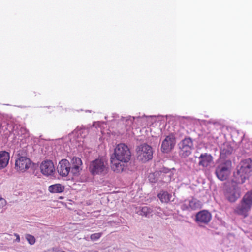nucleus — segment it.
<instances>
[{
  "instance_id": "nucleus-1",
  "label": "nucleus",
  "mask_w": 252,
  "mask_h": 252,
  "mask_svg": "<svg viewBox=\"0 0 252 252\" xmlns=\"http://www.w3.org/2000/svg\"><path fill=\"white\" fill-rule=\"evenodd\" d=\"M252 172V160L246 159L242 160L237 166L236 171L234 172L231 180V186L227 187L224 195L231 202H235L241 195L239 184L244 183Z\"/></svg>"
},
{
  "instance_id": "nucleus-2",
  "label": "nucleus",
  "mask_w": 252,
  "mask_h": 252,
  "mask_svg": "<svg viewBox=\"0 0 252 252\" xmlns=\"http://www.w3.org/2000/svg\"><path fill=\"white\" fill-rule=\"evenodd\" d=\"M131 152L127 145L121 143L117 145L111 157V168L116 172H122L130 160Z\"/></svg>"
},
{
  "instance_id": "nucleus-3",
  "label": "nucleus",
  "mask_w": 252,
  "mask_h": 252,
  "mask_svg": "<svg viewBox=\"0 0 252 252\" xmlns=\"http://www.w3.org/2000/svg\"><path fill=\"white\" fill-rule=\"evenodd\" d=\"M107 163L102 158H97L92 161L89 166V171L92 175L104 176L108 172Z\"/></svg>"
},
{
  "instance_id": "nucleus-4",
  "label": "nucleus",
  "mask_w": 252,
  "mask_h": 252,
  "mask_svg": "<svg viewBox=\"0 0 252 252\" xmlns=\"http://www.w3.org/2000/svg\"><path fill=\"white\" fill-rule=\"evenodd\" d=\"M252 206V192H248L243 196L240 203L235 209V212L246 216Z\"/></svg>"
},
{
  "instance_id": "nucleus-5",
  "label": "nucleus",
  "mask_w": 252,
  "mask_h": 252,
  "mask_svg": "<svg viewBox=\"0 0 252 252\" xmlns=\"http://www.w3.org/2000/svg\"><path fill=\"white\" fill-rule=\"evenodd\" d=\"M231 167L232 163L229 160L219 164L216 167L215 171L217 178L221 181L226 180L230 174Z\"/></svg>"
},
{
  "instance_id": "nucleus-6",
  "label": "nucleus",
  "mask_w": 252,
  "mask_h": 252,
  "mask_svg": "<svg viewBox=\"0 0 252 252\" xmlns=\"http://www.w3.org/2000/svg\"><path fill=\"white\" fill-rule=\"evenodd\" d=\"M137 158L142 162H146L153 158L152 148L147 144H142L136 149Z\"/></svg>"
},
{
  "instance_id": "nucleus-7",
  "label": "nucleus",
  "mask_w": 252,
  "mask_h": 252,
  "mask_svg": "<svg viewBox=\"0 0 252 252\" xmlns=\"http://www.w3.org/2000/svg\"><path fill=\"white\" fill-rule=\"evenodd\" d=\"M16 155L15 168L18 171L24 172L30 167V159L23 154V152L19 151Z\"/></svg>"
},
{
  "instance_id": "nucleus-8",
  "label": "nucleus",
  "mask_w": 252,
  "mask_h": 252,
  "mask_svg": "<svg viewBox=\"0 0 252 252\" xmlns=\"http://www.w3.org/2000/svg\"><path fill=\"white\" fill-rule=\"evenodd\" d=\"M193 142L190 138H186L179 144L180 155L183 158L189 156L193 149Z\"/></svg>"
},
{
  "instance_id": "nucleus-9",
  "label": "nucleus",
  "mask_w": 252,
  "mask_h": 252,
  "mask_svg": "<svg viewBox=\"0 0 252 252\" xmlns=\"http://www.w3.org/2000/svg\"><path fill=\"white\" fill-rule=\"evenodd\" d=\"M41 172L46 176H53L55 168L53 162L50 160L43 161L40 166Z\"/></svg>"
},
{
  "instance_id": "nucleus-10",
  "label": "nucleus",
  "mask_w": 252,
  "mask_h": 252,
  "mask_svg": "<svg viewBox=\"0 0 252 252\" xmlns=\"http://www.w3.org/2000/svg\"><path fill=\"white\" fill-rule=\"evenodd\" d=\"M202 203L195 198L186 200L181 205V208L182 210L192 211L201 208Z\"/></svg>"
},
{
  "instance_id": "nucleus-11",
  "label": "nucleus",
  "mask_w": 252,
  "mask_h": 252,
  "mask_svg": "<svg viewBox=\"0 0 252 252\" xmlns=\"http://www.w3.org/2000/svg\"><path fill=\"white\" fill-rule=\"evenodd\" d=\"M58 173L62 176L65 177L71 172V166L69 162L66 159L61 160L57 168Z\"/></svg>"
},
{
  "instance_id": "nucleus-12",
  "label": "nucleus",
  "mask_w": 252,
  "mask_h": 252,
  "mask_svg": "<svg viewBox=\"0 0 252 252\" xmlns=\"http://www.w3.org/2000/svg\"><path fill=\"white\" fill-rule=\"evenodd\" d=\"M175 139L173 135H169L162 141L161 149L164 153L169 152L174 147Z\"/></svg>"
},
{
  "instance_id": "nucleus-13",
  "label": "nucleus",
  "mask_w": 252,
  "mask_h": 252,
  "mask_svg": "<svg viewBox=\"0 0 252 252\" xmlns=\"http://www.w3.org/2000/svg\"><path fill=\"white\" fill-rule=\"evenodd\" d=\"M174 168L168 169L164 167L159 172L158 176L160 178V181L164 183H168L173 179Z\"/></svg>"
},
{
  "instance_id": "nucleus-14",
  "label": "nucleus",
  "mask_w": 252,
  "mask_h": 252,
  "mask_svg": "<svg viewBox=\"0 0 252 252\" xmlns=\"http://www.w3.org/2000/svg\"><path fill=\"white\" fill-rule=\"evenodd\" d=\"M71 173L74 175H78L82 170V162L81 159L78 157H74L71 160Z\"/></svg>"
},
{
  "instance_id": "nucleus-15",
  "label": "nucleus",
  "mask_w": 252,
  "mask_h": 252,
  "mask_svg": "<svg viewBox=\"0 0 252 252\" xmlns=\"http://www.w3.org/2000/svg\"><path fill=\"white\" fill-rule=\"evenodd\" d=\"M211 218V214L206 210L201 211L196 215V221L198 223L207 224Z\"/></svg>"
},
{
  "instance_id": "nucleus-16",
  "label": "nucleus",
  "mask_w": 252,
  "mask_h": 252,
  "mask_svg": "<svg viewBox=\"0 0 252 252\" xmlns=\"http://www.w3.org/2000/svg\"><path fill=\"white\" fill-rule=\"evenodd\" d=\"M199 165L206 167L210 165L212 161V157L207 153L201 154L198 158Z\"/></svg>"
},
{
  "instance_id": "nucleus-17",
  "label": "nucleus",
  "mask_w": 252,
  "mask_h": 252,
  "mask_svg": "<svg viewBox=\"0 0 252 252\" xmlns=\"http://www.w3.org/2000/svg\"><path fill=\"white\" fill-rule=\"evenodd\" d=\"M10 159L9 153L5 151H0V169L7 166Z\"/></svg>"
},
{
  "instance_id": "nucleus-18",
  "label": "nucleus",
  "mask_w": 252,
  "mask_h": 252,
  "mask_svg": "<svg viewBox=\"0 0 252 252\" xmlns=\"http://www.w3.org/2000/svg\"><path fill=\"white\" fill-rule=\"evenodd\" d=\"M143 119H144L140 117L134 118L133 117L128 116L126 117H122L121 118V122L127 127V129H128L131 126L135 120H136L138 122H140Z\"/></svg>"
},
{
  "instance_id": "nucleus-19",
  "label": "nucleus",
  "mask_w": 252,
  "mask_h": 252,
  "mask_svg": "<svg viewBox=\"0 0 252 252\" xmlns=\"http://www.w3.org/2000/svg\"><path fill=\"white\" fill-rule=\"evenodd\" d=\"M27 130L25 128L20 125H15L13 126L12 133L16 138L17 136L20 137L24 135H27ZM19 138V137H18V139Z\"/></svg>"
},
{
  "instance_id": "nucleus-20",
  "label": "nucleus",
  "mask_w": 252,
  "mask_h": 252,
  "mask_svg": "<svg viewBox=\"0 0 252 252\" xmlns=\"http://www.w3.org/2000/svg\"><path fill=\"white\" fill-rule=\"evenodd\" d=\"M64 187L60 184H56L49 186L48 191L52 193H60L63 192Z\"/></svg>"
},
{
  "instance_id": "nucleus-21",
  "label": "nucleus",
  "mask_w": 252,
  "mask_h": 252,
  "mask_svg": "<svg viewBox=\"0 0 252 252\" xmlns=\"http://www.w3.org/2000/svg\"><path fill=\"white\" fill-rule=\"evenodd\" d=\"M158 198L162 203H168L172 198V195L165 191H161L158 195Z\"/></svg>"
},
{
  "instance_id": "nucleus-22",
  "label": "nucleus",
  "mask_w": 252,
  "mask_h": 252,
  "mask_svg": "<svg viewBox=\"0 0 252 252\" xmlns=\"http://www.w3.org/2000/svg\"><path fill=\"white\" fill-rule=\"evenodd\" d=\"M233 151L232 148L229 145L228 143H226L221 146L220 148V156L222 158L230 155Z\"/></svg>"
},
{
  "instance_id": "nucleus-23",
  "label": "nucleus",
  "mask_w": 252,
  "mask_h": 252,
  "mask_svg": "<svg viewBox=\"0 0 252 252\" xmlns=\"http://www.w3.org/2000/svg\"><path fill=\"white\" fill-rule=\"evenodd\" d=\"M138 213L140 215L149 217L152 215L153 210L147 206H144L139 210Z\"/></svg>"
},
{
  "instance_id": "nucleus-24",
  "label": "nucleus",
  "mask_w": 252,
  "mask_h": 252,
  "mask_svg": "<svg viewBox=\"0 0 252 252\" xmlns=\"http://www.w3.org/2000/svg\"><path fill=\"white\" fill-rule=\"evenodd\" d=\"M159 174L158 172H156L154 173H151L149 175V180L151 183H156L158 182V179L157 178V176Z\"/></svg>"
},
{
  "instance_id": "nucleus-25",
  "label": "nucleus",
  "mask_w": 252,
  "mask_h": 252,
  "mask_svg": "<svg viewBox=\"0 0 252 252\" xmlns=\"http://www.w3.org/2000/svg\"><path fill=\"white\" fill-rule=\"evenodd\" d=\"M25 238L28 241V243L31 245L34 244L36 240L35 237L31 234H27L25 235Z\"/></svg>"
},
{
  "instance_id": "nucleus-26",
  "label": "nucleus",
  "mask_w": 252,
  "mask_h": 252,
  "mask_svg": "<svg viewBox=\"0 0 252 252\" xmlns=\"http://www.w3.org/2000/svg\"><path fill=\"white\" fill-rule=\"evenodd\" d=\"M102 233H96L91 235L90 238L92 241H96L102 236Z\"/></svg>"
},
{
  "instance_id": "nucleus-27",
  "label": "nucleus",
  "mask_w": 252,
  "mask_h": 252,
  "mask_svg": "<svg viewBox=\"0 0 252 252\" xmlns=\"http://www.w3.org/2000/svg\"><path fill=\"white\" fill-rule=\"evenodd\" d=\"M6 201L3 198H0V209L3 208L6 205Z\"/></svg>"
},
{
  "instance_id": "nucleus-28",
  "label": "nucleus",
  "mask_w": 252,
  "mask_h": 252,
  "mask_svg": "<svg viewBox=\"0 0 252 252\" xmlns=\"http://www.w3.org/2000/svg\"><path fill=\"white\" fill-rule=\"evenodd\" d=\"M191 118L189 117H182L181 118V121L186 120L188 122H190L191 120Z\"/></svg>"
},
{
  "instance_id": "nucleus-29",
  "label": "nucleus",
  "mask_w": 252,
  "mask_h": 252,
  "mask_svg": "<svg viewBox=\"0 0 252 252\" xmlns=\"http://www.w3.org/2000/svg\"><path fill=\"white\" fill-rule=\"evenodd\" d=\"M14 235H15V236L16 237V239H15V241L18 242H20V238L19 235L18 234H15Z\"/></svg>"
},
{
  "instance_id": "nucleus-30",
  "label": "nucleus",
  "mask_w": 252,
  "mask_h": 252,
  "mask_svg": "<svg viewBox=\"0 0 252 252\" xmlns=\"http://www.w3.org/2000/svg\"><path fill=\"white\" fill-rule=\"evenodd\" d=\"M95 123H94V124H93V126H95Z\"/></svg>"
}]
</instances>
